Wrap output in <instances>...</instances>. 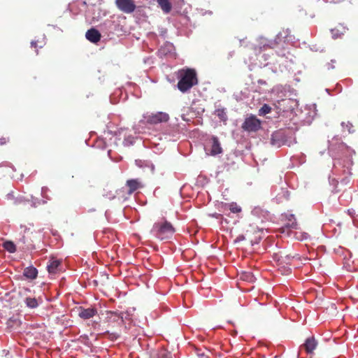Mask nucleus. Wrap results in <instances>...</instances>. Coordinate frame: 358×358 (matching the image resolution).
Wrapping results in <instances>:
<instances>
[{"label": "nucleus", "mask_w": 358, "mask_h": 358, "mask_svg": "<svg viewBox=\"0 0 358 358\" xmlns=\"http://www.w3.org/2000/svg\"><path fill=\"white\" fill-rule=\"evenodd\" d=\"M31 47H33L36 49H37V48L38 47L36 41H31ZM36 54H38V50H36Z\"/></svg>", "instance_id": "nucleus-29"}, {"label": "nucleus", "mask_w": 358, "mask_h": 358, "mask_svg": "<svg viewBox=\"0 0 358 358\" xmlns=\"http://www.w3.org/2000/svg\"><path fill=\"white\" fill-rule=\"evenodd\" d=\"M307 236H308V234H305L304 235H303L302 239L307 238Z\"/></svg>", "instance_id": "nucleus-30"}, {"label": "nucleus", "mask_w": 358, "mask_h": 358, "mask_svg": "<svg viewBox=\"0 0 358 358\" xmlns=\"http://www.w3.org/2000/svg\"><path fill=\"white\" fill-rule=\"evenodd\" d=\"M294 257V256L291 254H286L282 252L275 255V259L278 262V265L283 269L282 271L285 273H289L291 272V268L287 266L290 265Z\"/></svg>", "instance_id": "nucleus-3"}, {"label": "nucleus", "mask_w": 358, "mask_h": 358, "mask_svg": "<svg viewBox=\"0 0 358 358\" xmlns=\"http://www.w3.org/2000/svg\"><path fill=\"white\" fill-rule=\"evenodd\" d=\"M298 224L296 221V219L293 215H290V217L289 218V221L287 224L285 225V227L287 228H292V229H297Z\"/></svg>", "instance_id": "nucleus-20"}, {"label": "nucleus", "mask_w": 358, "mask_h": 358, "mask_svg": "<svg viewBox=\"0 0 358 358\" xmlns=\"http://www.w3.org/2000/svg\"><path fill=\"white\" fill-rule=\"evenodd\" d=\"M261 127V122L255 115L246 117L242 124V129L248 132H255Z\"/></svg>", "instance_id": "nucleus-5"}, {"label": "nucleus", "mask_w": 358, "mask_h": 358, "mask_svg": "<svg viewBox=\"0 0 358 358\" xmlns=\"http://www.w3.org/2000/svg\"><path fill=\"white\" fill-rule=\"evenodd\" d=\"M102 335L106 336L110 341H114L119 338L120 334L117 331L110 332L109 331H106V332L103 333Z\"/></svg>", "instance_id": "nucleus-19"}, {"label": "nucleus", "mask_w": 358, "mask_h": 358, "mask_svg": "<svg viewBox=\"0 0 358 358\" xmlns=\"http://www.w3.org/2000/svg\"><path fill=\"white\" fill-rule=\"evenodd\" d=\"M317 345V343L314 337L308 338L305 343L301 345V348H304L306 352L308 354H311L313 352L314 350L316 348Z\"/></svg>", "instance_id": "nucleus-10"}, {"label": "nucleus", "mask_w": 358, "mask_h": 358, "mask_svg": "<svg viewBox=\"0 0 358 358\" xmlns=\"http://www.w3.org/2000/svg\"><path fill=\"white\" fill-rule=\"evenodd\" d=\"M115 4L119 10L125 13H131L136 8L134 0H115Z\"/></svg>", "instance_id": "nucleus-7"}, {"label": "nucleus", "mask_w": 358, "mask_h": 358, "mask_svg": "<svg viewBox=\"0 0 358 358\" xmlns=\"http://www.w3.org/2000/svg\"><path fill=\"white\" fill-rule=\"evenodd\" d=\"M216 115L222 121H226L227 120V115L224 111V109H217L216 110Z\"/></svg>", "instance_id": "nucleus-24"}, {"label": "nucleus", "mask_w": 358, "mask_h": 358, "mask_svg": "<svg viewBox=\"0 0 358 358\" xmlns=\"http://www.w3.org/2000/svg\"><path fill=\"white\" fill-rule=\"evenodd\" d=\"M8 141V138L1 137L0 138V145H5Z\"/></svg>", "instance_id": "nucleus-28"}, {"label": "nucleus", "mask_w": 358, "mask_h": 358, "mask_svg": "<svg viewBox=\"0 0 358 358\" xmlns=\"http://www.w3.org/2000/svg\"><path fill=\"white\" fill-rule=\"evenodd\" d=\"M229 210L231 213H238L241 211V208L236 203L229 204Z\"/></svg>", "instance_id": "nucleus-23"}, {"label": "nucleus", "mask_w": 358, "mask_h": 358, "mask_svg": "<svg viewBox=\"0 0 358 358\" xmlns=\"http://www.w3.org/2000/svg\"><path fill=\"white\" fill-rule=\"evenodd\" d=\"M283 141V136L281 132L275 131L272 134L271 138V143L273 146H276L278 148L280 147Z\"/></svg>", "instance_id": "nucleus-15"}, {"label": "nucleus", "mask_w": 358, "mask_h": 358, "mask_svg": "<svg viewBox=\"0 0 358 358\" xmlns=\"http://www.w3.org/2000/svg\"><path fill=\"white\" fill-rule=\"evenodd\" d=\"M158 358H172L171 352L166 349H161L157 353Z\"/></svg>", "instance_id": "nucleus-22"}, {"label": "nucleus", "mask_w": 358, "mask_h": 358, "mask_svg": "<svg viewBox=\"0 0 358 358\" xmlns=\"http://www.w3.org/2000/svg\"><path fill=\"white\" fill-rule=\"evenodd\" d=\"M61 262L58 259H52L47 266L48 271L50 274H55L61 271Z\"/></svg>", "instance_id": "nucleus-12"}, {"label": "nucleus", "mask_w": 358, "mask_h": 358, "mask_svg": "<svg viewBox=\"0 0 358 358\" xmlns=\"http://www.w3.org/2000/svg\"><path fill=\"white\" fill-rule=\"evenodd\" d=\"M175 231L172 224L167 220L155 222L151 229V233L161 241L171 238Z\"/></svg>", "instance_id": "nucleus-2"}, {"label": "nucleus", "mask_w": 358, "mask_h": 358, "mask_svg": "<svg viewBox=\"0 0 358 358\" xmlns=\"http://www.w3.org/2000/svg\"><path fill=\"white\" fill-rule=\"evenodd\" d=\"M178 89L182 93L189 91L192 87L198 84L197 73L195 69L183 68L178 71Z\"/></svg>", "instance_id": "nucleus-1"}, {"label": "nucleus", "mask_w": 358, "mask_h": 358, "mask_svg": "<svg viewBox=\"0 0 358 358\" xmlns=\"http://www.w3.org/2000/svg\"><path fill=\"white\" fill-rule=\"evenodd\" d=\"M4 248L9 252H15L16 251L15 245L11 241H6L3 243Z\"/></svg>", "instance_id": "nucleus-21"}, {"label": "nucleus", "mask_w": 358, "mask_h": 358, "mask_svg": "<svg viewBox=\"0 0 358 358\" xmlns=\"http://www.w3.org/2000/svg\"><path fill=\"white\" fill-rule=\"evenodd\" d=\"M126 186L129 188L127 191L129 194H133L135 191L143 187L138 179H130L127 180Z\"/></svg>", "instance_id": "nucleus-9"}, {"label": "nucleus", "mask_w": 358, "mask_h": 358, "mask_svg": "<svg viewBox=\"0 0 358 358\" xmlns=\"http://www.w3.org/2000/svg\"><path fill=\"white\" fill-rule=\"evenodd\" d=\"M85 36L86 38L90 42L96 43L100 41L101 36L100 32L97 29L92 28L87 30V31L85 34Z\"/></svg>", "instance_id": "nucleus-11"}, {"label": "nucleus", "mask_w": 358, "mask_h": 358, "mask_svg": "<svg viewBox=\"0 0 358 358\" xmlns=\"http://www.w3.org/2000/svg\"><path fill=\"white\" fill-rule=\"evenodd\" d=\"M48 188L47 187H43L41 188V194L42 196L47 200H50V198L48 195Z\"/></svg>", "instance_id": "nucleus-26"}, {"label": "nucleus", "mask_w": 358, "mask_h": 358, "mask_svg": "<svg viewBox=\"0 0 358 358\" xmlns=\"http://www.w3.org/2000/svg\"><path fill=\"white\" fill-rule=\"evenodd\" d=\"M271 107L267 104H264L259 110V115L268 114L271 112Z\"/></svg>", "instance_id": "nucleus-25"}, {"label": "nucleus", "mask_w": 358, "mask_h": 358, "mask_svg": "<svg viewBox=\"0 0 358 358\" xmlns=\"http://www.w3.org/2000/svg\"><path fill=\"white\" fill-rule=\"evenodd\" d=\"M40 302H41V299L40 298L36 299L35 297L27 296L24 299V303H25L27 307H28L29 308H37Z\"/></svg>", "instance_id": "nucleus-16"}, {"label": "nucleus", "mask_w": 358, "mask_h": 358, "mask_svg": "<svg viewBox=\"0 0 358 358\" xmlns=\"http://www.w3.org/2000/svg\"><path fill=\"white\" fill-rule=\"evenodd\" d=\"M211 149H210V155H216L220 154L222 152V148L219 142L218 138L216 136H213L211 138Z\"/></svg>", "instance_id": "nucleus-13"}, {"label": "nucleus", "mask_w": 358, "mask_h": 358, "mask_svg": "<svg viewBox=\"0 0 358 358\" xmlns=\"http://www.w3.org/2000/svg\"><path fill=\"white\" fill-rule=\"evenodd\" d=\"M280 36L281 33L278 34L273 41H268L265 39H262L260 42V48H263L264 50H266L268 48H274L280 43Z\"/></svg>", "instance_id": "nucleus-8"}, {"label": "nucleus", "mask_w": 358, "mask_h": 358, "mask_svg": "<svg viewBox=\"0 0 358 358\" xmlns=\"http://www.w3.org/2000/svg\"><path fill=\"white\" fill-rule=\"evenodd\" d=\"M147 123L150 124H157L166 122L169 120V115L164 112H157L151 113L144 117Z\"/></svg>", "instance_id": "nucleus-6"}, {"label": "nucleus", "mask_w": 358, "mask_h": 358, "mask_svg": "<svg viewBox=\"0 0 358 358\" xmlns=\"http://www.w3.org/2000/svg\"><path fill=\"white\" fill-rule=\"evenodd\" d=\"M23 274L29 279H35L37 277L38 271L33 266H29L24 268Z\"/></svg>", "instance_id": "nucleus-17"}, {"label": "nucleus", "mask_w": 358, "mask_h": 358, "mask_svg": "<svg viewBox=\"0 0 358 358\" xmlns=\"http://www.w3.org/2000/svg\"><path fill=\"white\" fill-rule=\"evenodd\" d=\"M244 275H245L244 280H247L248 281H253L254 276H253V275H252V273H245Z\"/></svg>", "instance_id": "nucleus-27"}, {"label": "nucleus", "mask_w": 358, "mask_h": 358, "mask_svg": "<svg viewBox=\"0 0 358 358\" xmlns=\"http://www.w3.org/2000/svg\"><path fill=\"white\" fill-rule=\"evenodd\" d=\"M97 314V310L95 308H88L82 309L79 313V316L85 320L90 319Z\"/></svg>", "instance_id": "nucleus-14"}, {"label": "nucleus", "mask_w": 358, "mask_h": 358, "mask_svg": "<svg viewBox=\"0 0 358 358\" xmlns=\"http://www.w3.org/2000/svg\"><path fill=\"white\" fill-rule=\"evenodd\" d=\"M157 1L164 13H170L172 8V6L169 0H157Z\"/></svg>", "instance_id": "nucleus-18"}, {"label": "nucleus", "mask_w": 358, "mask_h": 358, "mask_svg": "<svg viewBox=\"0 0 358 358\" xmlns=\"http://www.w3.org/2000/svg\"><path fill=\"white\" fill-rule=\"evenodd\" d=\"M106 315L108 327H121L124 325L123 313L108 311Z\"/></svg>", "instance_id": "nucleus-4"}]
</instances>
